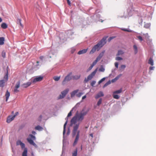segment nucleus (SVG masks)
<instances>
[{"mask_svg":"<svg viewBox=\"0 0 156 156\" xmlns=\"http://www.w3.org/2000/svg\"><path fill=\"white\" fill-rule=\"evenodd\" d=\"M88 110L85 108H83L82 111L79 113L77 111L71 120V124H75L77 121L82 122L88 112Z\"/></svg>","mask_w":156,"mask_h":156,"instance_id":"1","label":"nucleus"},{"mask_svg":"<svg viewBox=\"0 0 156 156\" xmlns=\"http://www.w3.org/2000/svg\"><path fill=\"white\" fill-rule=\"evenodd\" d=\"M107 37H104L96 45H95L90 52V54L94 53L97 50L98 51L106 43Z\"/></svg>","mask_w":156,"mask_h":156,"instance_id":"2","label":"nucleus"},{"mask_svg":"<svg viewBox=\"0 0 156 156\" xmlns=\"http://www.w3.org/2000/svg\"><path fill=\"white\" fill-rule=\"evenodd\" d=\"M79 125V123H77L74 125L73 127V129L72 133L73 137H74L76 134L75 140L73 144L74 146L77 144L79 138L80 131L79 130H77V129H78Z\"/></svg>","mask_w":156,"mask_h":156,"instance_id":"3","label":"nucleus"},{"mask_svg":"<svg viewBox=\"0 0 156 156\" xmlns=\"http://www.w3.org/2000/svg\"><path fill=\"white\" fill-rule=\"evenodd\" d=\"M16 145L17 146L20 145L22 149L24 148L22 154V156H27V149L26 148H25V144L23 143L20 140H18L16 142Z\"/></svg>","mask_w":156,"mask_h":156,"instance_id":"4","label":"nucleus"},{"mask_svg":"<svg viewBox=\"0 0 156 156\" xmlns=\"http://www.w3.org/2000/svg\"><path fill=\"white\" fill-rule=\"evenodd\" d=\"M97 69H95L93 72H92L87 77L84 79V81L86 83L89 80H91L97 72Z\"/></svg>","mask_w":156,"mask_h":156,"instance_id":"5","label":"nucleus"},{"mask_svg":"<svg viewBox=\"0 0 156 156\" xmlns=\"http://www.w3.org/2000/svg\"><path fill=\"white\" fill-rule=\"evenodd\" d=\"M72 74V73H70L65 77L64 80L62 82V85H64L66 83L72 79V77L71 76Z\"/></svg>","mask_w":156,"mask_h":156,"instance_id":"6","label":"nucleus"},{"mask_svg":"<svg viewBox=\"0 0 156 156\" xmlns=\"http://www.w3.org/2000/svg\"><path fill=\"white\" fill-rule=\"evenodd\" d=\"M69 91L68 89H67L62 91L61 94L59 95L58 98L59 99H61L63 98L67 94Z\"/></svg>","mask_w":156,"mask_h":156,"instance_id":"7","label":"nucleus"},{"mask_svg":"<svg viewBox=\"0 0 156 156\" xmlns=\"http://www.w3.org/2000/svg\"><path fill=\"white\" fill-rule=\"evenodd\" d=\"M43 78V76H41L37 77L33 79V83H35L37 82L41 81L42 80Z\"/></svg>","mask_w":156,"mask_h":156,"instance_id":"8","label":"nucleus"},{"mask_svg":"<svg viewBox=\"0 0 156 156\" xmlns=\"http://www.w3.org/2000/svg\"><path fill=\"white\" fill-rule=\"evenodd\" d=\"M15 118V116H9L7 118L6 121L8 123H10Z\"/></svg>","mask_w":156,"mask_h":156,"instance_id":"9","label":"nucleus"},{"mask_svg":"<svg viewBox=\"0 0 156 156\" xmlns=\"http://www.w3.org/2000/svg\"><path fill=\"white\" fill-rule=\"evenodd\" d=\"M27 141L31 145H32L34 146H36V144L34 142L33 140H32L30 138H28L27 139Z\"/></svg>","mask_w":156,"mask_h":156,"instance_id":"10","label":"nucleus"},{"mask_svg":"<svg viewBox=\"0 0 156 156\" xmlns=\"http://www.w3.org/2000/svg\"><path fill=\"white\" fill-rule=\"evenodd\" d=\"M105 52V51H103L101 53H100L98 56L96 58V59L98 60V61L100 60V59L103 56Z\"/></svg>","mask_w":156,"mask_h":156,"instance_id":"11","label":"nucleus"},{"mask_svg":"<svg viewBox=\"0 0 156 156\" xmlns=\"http://www.w3.org/2000/svg\"><path fill=\"white\" fill-rule=\"evenodd\" d=\"M8 70H9V67L8 66H7L6 68V74L4 76V79L6 81H7L8 80Z\"/></svg>","mask_w":156,"mask_h":156,"instance_id":"12","label":"nucleus"},{"mask_svg":"<svg viewBox=\"0 0 156 156\" xmlns=\"http://www.w3.org/2000/svg\"><path fill=\"white\" fill-rule=\"evenodd\" d=\"M87 50L88 48L86 49H84L82 50H80L78 52V54L79 55H81L87 52Z\"/></svg>","mask_w":156,"mask_h":156,"instance_id":"13","label":"nucleus"},{"mask_svg":"<svg viewBox=\"0 0 156 156\" xmlns=\"http://www.w3.org/2000/svg\"><path fill=\"white\" fill-rule=\"evenodd\" d=\"M10 95V93L9 92L8 90H7L5 94V96L6 97L5 101H8Z\"/></svg>","mask_w":156,"mask_h":156,"instance_id":"14","label":"nucleus"},{"mask_svg":"<svg viewBox=\"0 0 156 156\" xmlns=\"http://www.w3.org/2000/svg\"><path fill=\"white\" fill-rule=\"evenodd\" d=\"M79 90L77 89L73 91L71 93V97H73L74 96L75 94L78 92Z\"/></svg>","mask_w":156,"mask_h":156,"instance_id":"15","label":"nucleus"},{"mask_svg":"<svg viewBox=\"0 0 156 156\" xmlns=\"http://www.w3.org/2000/svg\"><path fill=\"white\" fill-rule=\"evenodd\" d=\"M148 63L151 66H153L154 65V61L151 58H150L149 59Z\"/></svg>","mask_w":156,"mask_h":156,"instance_id":"16","label":"nucleus"},{"mask_svg":"<svg viewBox=\"0 0 156 156\" xmlns=\"http://www.w3.org/2000/svg\"><path fill=\"white\" fill-rule=\"evenodd\" d=\"M31 84V83L30 82H28L27 83L23 84V86L24 88H26L30 86Z\"/></svg>","mask_w":156,"mask_h":156,"instance_id":"17","label":"nucleus"},{"mask_svg":"<svg viewBox=\"0 0 156 156\" xmlns=\"http://www.w3.org/2000/svg\"><path fill=\"white\" fill-rule=\"evenodd\" d=\"M35 129L39 131H41L43 129V128L40 126H37L35 127Z\"/></svg>","mask_w":156,"mask_h":156,"instance_id":"18","label":"nucleus"},{"mask_svg":"<svg viewBox=\"0 0 156 156\" xmlns=\"http://www.w3.org/2000/svg\"><path fill=\"white\" fill-rule=\"evenodd\" d=\"M1 27L2 28L5 29L7 28L8 26L6 23H2L1 24Z\"/></svg>","mask_w":156,"mask_h":156,"instance_id":"19","label":"nucleus"},{"mask_svg":"<svg viewBox=\"0 0 156 156\" xmlns=\"http://www.w3.org/2000/svg\"><path fill=\"white\" fill-rule=\"evenodd\" d=\"M122 89H120L115 91L113 92V94H118L121 93L122 92Z\"/></svg>","mask_w":156,"mask_h":156,"instance_id":"20","label":"nucleus"},{"mask_svg":"<svg viewBox=\"0 0 156 156\" xmlns=\"http://www.w3.org/2000/svg\"><path fill=\"white\" fill-rule=\"evenodd\" d=\"M5 82L3 80H0V87H3L4 85Z\"/></svg>","mask_w":156,"mask_h":156,"instance_id":"21","label":"nucleus"},{"mask_svg":"<svg viewBox=\"0 0 156 156\" xmlns=\"http://www.w3.org/2000/svg\"><path fill=\"white\" fill-rule=\"evenodd\" d=\"M4 38L3 37H0V45H2L4 44Z\"/></svg>","mask_w":156,"mask_h":156,"instance_id":"22","label":"nucleus"},{"mask_svg":"<svg viewBox=\"0 0 156 156\" xmlns=\"http://www.w3.org/2000/svg\"><path fill=\"white\" fill-rule=\"evenodd\" d=\"M67 123V120L66 121V122L64 124V127H63V134L64 135L65 133L66 132V126Z\"/></svg>","mask_w":156,"mask_h":156,"instance_id":"23","label":"nucleus"},{"mask_svg":"<svg viewBox=\"0 0 156 156\" xmlns=\"http://www.w3.org/2000/svg\"><path fill=\"white\" fill-rule=\"evenodd\" d=\"M80 77V75H76L73 76V78L75 80H78L79 79Z\"/></svg>","mask_w":156,"mask_h":156,"instance_id":"24","label":"nucleus"},{"mask_svg":"<svg viewBox=\"0 0 156 156\" xmlns=\"http://www.w3.org/2000/svg\"><path fill=\"white\" fill-rule=\"evenodd\" d=\"M60 76H55L53 77V79L55 81H58L60 79Z\"/></svg>","mask_w":156,"mask_h":156,"instance_id":"25","label":"nucleus"},{"mask_svg":"<svg viewBox=\"0 0 156 156\" xmlns=\"http://www.w3.org/2000/svg\"><path fill=\"white\" fill-rule=\"evenodd\" d=\"M44 114L43 113L39 116V117L37 119V120L38 121L40 122L41 121L42 116H44Z\"/></svg>","mask_w":156,"mask_h":156,"instance_id":"26","label":"nucleus"},{"mask_svg":"<svg viewBox=\"0 0 156 156\" xmlns=\"http://www.w3.org/2000/svg\"><path fill=\"white\" fill-rule=\"evenodd\" d=\"M133 48L134 50L135 54H136L137 52V48L136 46V45H134L133 46Z\"/></svg>","mask_w":156,"mask_h":156,"instance_id":"27","label":"nucleus"},{"mask_svg":"<svg viewBox=\"0 0 156 156\" xmlns=\"http://www.w3.org/2000/svg\"><path fill=\"white\" fill-rule=\"evenodd\" d=\"M77 149H76V150L72 153V156H77Z\"/></svg>","mask_w":156,"mask_h":156,"instance_id":"28","label":"nucleus"},{"mask_svg":"<svg viewBox=\"0 0 156 156\" xmlns=\"http://www.w3.org/2000/svg\"><path fill=\"white\" fill-rule=\"evenodd\" d=\"M111 83V81L110 80L108 81L104 84V85L103 86V88L107 86L110 84Z\"/></svg>","mask_w":156,"mask_h":156,"instance_id":"29","label":"nucleus"},{"mask_svg":"<svg viewBox=\"0 0 156 156\" xmlns=\"http://www.w3.org/2000/svg\"><path fill=\"white\" fill-rule=\"evenodd\" d=\"M124 53L123 51L122 50H119L118 51V52L117 53V55H122Z\"/></svg>","mask_w":156,"mask_h":156,"instance_id":"30","label":"nucleus"},{"mask_svg":"<svg viewBox=\"0 0 156 156\" xmlns=\"http://www.w3.org/2000/svg\"><path fill=\"white\" fill-rule=\"evenodd\" d=\"M20 82L18 81L17 83L15 86V88H19L20 87Z\"/></svg>","mask_w":156,"mask_h":156,"instance_id":"31","label":"nucleus"},{"mask_svg":"<svg viewBox=\"0 0 156 156\" xmlns=\"http://www.w3.org/2000/svg\"><path fill=\"white\" fill-rule=\"evenodd\" d=\"M113 97L114 98L116 99H119V96L118 95L115 94H113Z\"/></svg>","mask_w":156,"mask_h":156,"instance_id":"32","label":"nucleus"},{"mask_svg":"<svg viewBox=\"0 0 156 156\" xmlns=\"http://www.w3.org/2000/svg\"><path fill=\"white\" fill-rule=\"evenodd\" d=\"M98 61L96 59L93 62L91 65L94 66L96 64Z\"/></svg>","mask_w":156,"mask_h":156,"instance_id":"33","label":"nucleus"},{"mask_svg":"<svg viewBox=\"0 0 156 156\" xmlns=\"http://www.w3.org/2000/svg\"><path fill=\"white\" fill-rule=\"evenodd\" d=\"M102 102V99L100 98L97 103V105L99 106L101 103Z\"/></svg>","mask_w":156,"mask_h":156,"instance_id":"34","label":"nucleus"},{"mask_svg":"<svg viewBox=\"0 0 156 156\" xmlns=\"http://www.w3.org/2000/svg\"><path fill=\"white\" fill-rule=\"evenodd\" d=\"M71 49V52L72 54H73L76 51V49L74 48H72Z\"/></svg>","mask_w":156,"mask_h":156,"instance_id":"35","label":"nucleus"},{"mask_svg":"<svg viewBox=\"0 0 156 156\" xmlns=\"http://www.w3.org/2000/svg\"><path fill=\"white\" fill-rule=\"evenodd\" d=\"M105 79V77H104L101 79L100 80H99L98 82V84H100L103 81H104Z\"/></svg>","mask_w":156,"mask_h":156,"instance_id":"36","label":"nucleus"},{"mask_svg":"<svg viewBox=\"0 0 156 156\" xmlns=\"http://www.w3.org/2000/svg\"><path fill=\"white\" fill-rule=\"evenodd\" d=\"M121 30H123V31H127V32H131V30H129L128 29H124L123 28H121Z\"/></svg>","mask_w":156,"mask_h":156,"instance_id":"37","label":"nucleus"},{"mask_svg":"<svg viewBox=\"0 0 156 156\" xmlns=\"http://www.w3.org/2000/svg\"><path fill=\"white\" fill-rule=\"evenodd\" d=\"M29 136H30L34 140H35L36 139L35 137L32 134H30Z\"/></svg>","mask_w":156,"mask_h":156,"instance_id":"38","label":"nucleus"},{"mask_svg":"<svg viewBox=\"0 0 156 156\" xmlns=\"http://www.w3.org/2000/svg\"><path fill=\"white\" fill-rule=\"evenodd\" d=\"M2 57L4 58L5 57V52L4 51H2Z\"/></svg>","mask_w":156,"mask_h":156,"instance_id":"39","label":"nucleus"},{"mask_svg":"<svg viewBox=\"0 0 156 156\" xmlns=\"http://www.w3.org/2000/svg\"><path fill=\"white\" fill-rule=\"evenodd\" d=\"M138 39L140 41H143V39L142 37L139 36L137 37Z\"/></svg>","mask_w":156,"mask_h":156,"instance_id":"40","label":"nucleus"},{"mask_svg":"<svg viewBox=\"0 0 156 156\" xmlns=\"http://www.w3.org/2000/svg\"><path fill=\"white\" fill-rule=\"evenodd\" d=\"M73 111V109L71 110L68 113L67 117H69L70 116H71L72 115V112Z\"/></svg>","mask_w":156,"mask_h":156,"instance_id":"41","label":"nucleus"},{"mask_svg":"<svg viewBox=\"0 0 156 156\" xmlns=\"http://www.w3.org/2000/svg\"><path fill=\"white\" fill-rule=\"evenodd\" d=\"M115 59L116 60L119 61V60H122V58L120 57H117Z\"/></svg>","mask_w":156,"mask_h":156,"instance_id":"42","label":"nucleus"},{"mask_svg":"<svg viewBox=\"0 0 156 156\" xmlns=\"http://www.w3.org/2000/svg\"><path fill=\"white\" fill-rule=\"evenodd\" d=\"M96 82L95 81H93L91 83V85L92 86H93L95 84Z\"/></svg>","mask_w":156,"mask_h":156,"instance_id":"43","label":"nucleus"},{"mask_svg":"<svg viewBox=\"0 0 156 156\" xmlns=\"http://www.w3.org/2000/svg\"><path fill=\"white\" fill-rule=\"evenodd\" d=\"M99 71L101 72H103L105 71V69L103 67H101L99 69Z\"/></svg>","mask_w":156,"mask_h":156,"instance_id":"44","label":"nucleus"},{"mask_svg":"<svg viewBox=\"0 0 156 156\" xmlns=\"http://www.w3.org/2000/svg\"><path fill=\"white\" fill-rule=\"evenodd\" d=\"M98 94H99L101 97L103 96L104 95L103 92L102 91L98 93Z\"/></svg>","mask_w":156,"mask_h":156,"instance_id":"45","label":"nucleus"},{"mask_svg":"<svg viewBox=\"0 0 156 156\" xmlns=\"http://www.w3.org/2000/svg\"><path fill=\"white\" fill-rule=\"evenodd\" d=\"M83 94V93H79L76 94V96L78 97H80Z\"/></svg>","mask_w":156,"mask_h":156,"instance_id":"46","label":"nucleus"},{"mask_svg":"<svg viewBox=\"0 0 156 156\" xmlns=\"http://www.w3.org/2000/svg\"><path fill=\"white\" fill-rule=\"evenodd\" d=\"M115 37H110L108 40V41L109 42L110 41L114 39Z\"/></svg>","mask_w":156,"mask_h":156,"instance_id":"47","label":"nucleus"},{"mask_svg":"<svg viewBox=\"0 0 156 156\" xmlns=\"http://www.w3.org/2000/svg\"><path fill=\"white\" fill-rule=\"evenodd\" d=\"M126 67V66L124 65H122L121 66V69H124Z\"/></svg>","mask_w":156,"mask_h":156,"instance_id":"48","label":"nucleus"},{"mask_svg":"<svg viewBox=\"0 0 156 156\" xmlns=\"http://www.w3.org/2000/svg\"><path fill=\"white\" fill-rule=\"evenodd\" d=\"M18 88H16L15 87L14 90V93H17L19 91V90L17 89Z\"/></svg>","mask_w":156,"mask_h":156,"instance_id":"49","label":"nucleus"},{"mask_svg":"<svg viewBox=\"0 0 156 156\" xmlns=\"http://www.w3.org/2000/svg\"><path fill=\"white\" fill-rule=\"evenodd\" d=\"M101 97L100 96L99 94L98 93L95 96V98L96 99L99 98V97Z\"/></svg>","mask_w":156,"mask_h":156,"instance_id":"50","label":"nucleus"},{"mask_svg":"<svg viewBox=\"0 0 156 156\" xmlns=\"http://www.w3.org/2000/svg\"><path fill=\"white\" fill-rule=\"evenodd\" d=\"M101 97L100 96L99 94L98 93L95 96V98L96 99L99 98V97Z\"/></svg>","mask_w":156,"mask_h":156,"instance_id":"51","label":"nucleus"},{"mask_svg":"<svg viewBox=\"0 0 156 156\" xmlns=\"http://www.w3.org/2000/svg\"><path fill=\"white\" fill-rule=\"evenodd\" d=\"M21 20L20 19H18L17 20V23L18 24H19L21 22Z\"/></svg>","mask_w":156,"mask_h":156,"instance_id":"52","label":"nucleus"},{"mask_svg":"<svg viewBox=\"0 0 156 156\" xmlns=\"http://www.w3.org/2000/svg\"><path fill=\"white\" fill-rule=\"evenodd\" d=\"M115 66L116 68H118V63L117 62H115Z\"/></svg>","mask_w":156,"mask_h":156,"instance_id":"53","label":"nucleus"},{"mask_svg":"<svg viewBox=\"0 0 156 156\" xmlns=\"http://www.w3.org/2000/svg\"><path fill=\"white\" fill-rule=\"evenodd\" d=\"M154 66L150 67L149 68V70H153L154 69Z\"/></svg>","mask_w":156,"mask_h":156,"instance_id":"54","label":"nucleus"},{"mask_svg":"<svg viewBox=\"0 0 156 156\" xmlns=\"http://www.w3.org/2000/svg\"><path fill=\"white\" fill-rule=\"evenodd\" d=\"M119 77H116L115 78V79H113V80H112V82H114V81H115V79H116V80H117L119 78Z\"/></svg>","mask_w":156,"mask_h":156,"instance_id":"55","label":"nucleus"},{"mask_svg":"<svg viewBox=\"0 0 156 156\" xmlns=\"http://www.w3.org/2000/svg\"><path fill=\"white\" fill-rule=\"evenodd\" d=\"M93 67V66L91 65L88 68V71L90 70Z\"/></svg>","mask_w":156,"mask_h":156,"instance_id":"56","label":"nucleus"},{"mask_svg":"<svg viewBox=\"0 0 156 156\" xmlns=\"http://www.w3.org/2000/svg\"><path fill=\"white\" fill-rule=\"evenodd\" d=\"M67 1L68 4L69 5H71V2H70V1Z\"/></svg>","mask_w":156,"mask_h":156,"instance_id":"57","label":"nucleus"},{"mask_svg":"<svg viewBox=\"0 0 156 156\" xmlns=\"http://www.w3.org/2000/svg\"><path fill=\"white\" fill-rule=\"evenodd\" d=\"M18 112H16L15 113V115H14L13 116H15V117L18 114Z\"/></svg>","mask_w":156,"mask_h":156,"instance_id":"58","label":"nucleus"},{"mask_svg":"<svg viewBox=\"0 0 156 156\" xmlns=\"http://www.w3.org/2000/svg\"><path fill=\"white\" fill-rule=\"evenodd\" d=\"M146 37H147V38H148L149 37V36H148V34L147 33L146 34H145Z\"/></svg>","mask_w":156,"mask_h":156,"instance_id":"59","label":"nucleus"},{"mask_svg":"<svg viewBox=\"0 0 156 156\" xmlns=\"http://www.w3.org/2000/svg\"><path fill=\"white\" fill-rule=\"evenodd\" d=\"M86 98V95H85V96H83V97H82V99L83 100L84 99H85Z\"/></svg>","mask_w":156,"mask_h":156,"instance_id":"60","label":"nucleus"},{"mask_svg":"<svg viewBox=\"0 0 156 156\" xmlns=\"http://www.w3.org/2000/svg\"><path fill=\"white\" fill-rule=\"evenodd\" d=\"M43 58L44 57L43 56H41L40 57V59L41 60H42Z\"/></svg>","mask_w":156,"mask_h":156,"instance_id":"61","label":"nucleus"},{"mask_svg":"<svg viewBox=\"0 0 156 156\" xmlns=\"http://www.w3.org/2000/svg\"><path fill=\"white\" fill-rule=\"evenodd\" d=\"M32 133L34 134V135H35L36 133L34 131H33L32 132Z\"/></svg>","mask_w":156,"mask_h":156,"instance_id":"62","label":"nucleus"},{"mask_svg":"<svg viewBox=\"0 0 156 156\" xmlns=\"http://www.w3.org/2000/svg\"><path fill=\"white\" fill-rule=\"evenodd\" d=\"M90 136L92 138L93 137V133H91L90 134Z\"/></svg>","mask_w":156,"mask_h":156,"instance_id":"63","label":"nucleus"},{"mask_svg":"<svg viewBox=\"0 0 156 156\" xmlns=\"http://www.w3.org/2000/svg\"><path fill=\"white\" fill-rule=\"evenodd\" d=\"M19 24H20V26H21L22 27H23V25H22V23H21H21H20Z\"/></svg>","mask_w":156,"mask_h":156,"instance_id":"64","label":"nucleus"}]
</instances>
